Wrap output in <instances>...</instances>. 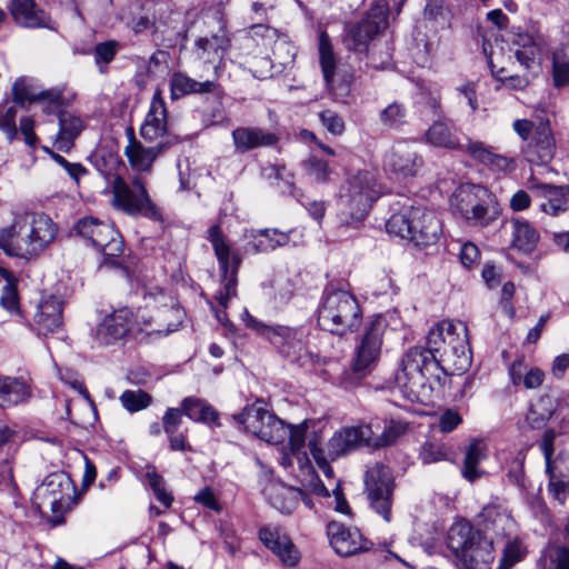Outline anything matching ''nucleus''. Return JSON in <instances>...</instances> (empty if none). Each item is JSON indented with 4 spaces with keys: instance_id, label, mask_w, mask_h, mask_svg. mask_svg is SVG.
Returning a JSON list of instances; mask_svg holds the SVG:
<instances>
[{
    "instance_id": "1",
    "label": "nucleus",
    "mask_w": 569,
    "mask_h": 569,
    "mask_svg": "<svg viewBox=\"0 0 569 569\" xmlns=\"http://www.w3.org/2000/svg\"><path fill=\"white\" fill-rule=\"evenodd\" d=\"M471 361L466 325L441 321L429 330L425 347H412L403 355L396 383L408 398L428 401L447 375L466 372Z\"/></svg>"
},
{
    "instance_id": "2",
    "label": "nucleus",
    "mask_w": 569,
    "mask_h": 569,
    "mask_svg": "<svg viewBox=\"0 0 569 569\" xmlns=\"http://www.w3.org/2000/svg\"><path fill=\"white\" fill-rule=\"evenodd\" d=\"M183 315L178 306L160 309L150 318L143 315L139 317L130 308L122 307L104 317L97 328V339L103 345H112L132 333L157 332L167 336L179 330Z\"/></svg>"
},
{
    "instance_id": "3",
    "label": "nucleus",
    "mask_w": 569,
    "mask_h": 569,
    "mask_svg": "<svg viewBox=\"0 0 569 569\" xmlns=\"http://www.w3.org/2000/svg\"><path fill=\"white\" fill-rule=\"evenodd\" d=\"M57 234L58 226L49 216L27 213L0 229V248L8 256L31 259L49 248Z\"/></svg>"
},
{
    "instance_id": "4",
    "label": "nucleus",
    "mask_w": 569,
    "mask_h": 569,
    "mask_svg": "<svg viewBox=\"0 0 569 569\" xmlns=\"http://www.w3.org/2000/svg\"><path fill=\"white\" fill-rule=\"evenodd\" d=\"M383 193V186L373 171L365 169L348 173L336 199L340 220L346 224L361 222Z\"/></svg>"
},
{
    "instance_id": "5",
    "label": "nucleus",
    "mask_w": 569,
    "mask_h": 569,
    "mask_svg": "<svg viewBox=\"0 0 569 569\" xmlns=\"http://www.w3.org/2000/svg\"><path fill=\"white\" fill-rule=\"evenodd\" d=\"M425 141L436 148L463 150L473 160L496 172H509L516 168L511 157L496 153L493 148L481 141L468 139L466 147L460 143L458 131L451 120L440 118L435 120L423 136Z\"/></svg>"
},
{
    "instance_id": "6",
    "label": "nucleus",
    "mask_w": 569,
    "mask_h": 569,
    "mask_svg": "<svg viewBox=\"0 0 569 569\" xmlns=\"http://www.w3.org/2000/svg\"><path fill=\"white\" fill-rule=\"evenodd\" d=\"M317 321L321 330L343 337L360 328L362 310L351 292L329 284L323 290Z\"/></svg>"
},
{
    "instance_id": "7",
    "label": "nucleus",
    "mask_w": 569,
    "mask_h": 569,
    "mask_svg": "<svg viewBox=\"0 0 569 569\" xmlns=\"http://www.w3.org/2000/svg\"><path fill=\"white\" fill-rule=\"evenodd\" d=\"M207 239L213 248L220 271V289L214 295L220 308H212V310L216 319L227 326L229 320L226 309L229 300L237 296L238 271L242 254L238 248L231 246L218 224L208 229Z\"/></svg>"
},
{
    "instance_id": "8",
    "label": "nucleus",
    "mask_w": 569,
    "mask_h": 569,
    "mask_svg": "<svg viewBox=\"0 0 569 569\" xmlns=\"http://www.w3.org/2000/svg\"><path fill=\"white\" fill-rule=\"evenodd\" d=\"M447 546L455 555L459 569H490L495 559L492 541L467 521L450 527Z\"/></svg>"
},
{
    "instance_id": "9",
    "label": "nucleus",
    "mask_w": 569,
    "mask_h": 569,
    "mask_svg": "<svg viewBox=\"0 0 569 569\" xmlns=\"http://www.w3.org/2000/svg\"><path fill=\"white\" fill-rule=\"evenodd\" d=\"M512 129L525 142L521 151L528 162L545 166L553 159L557 143L548 117L536 114L532 120L517 119Z\"/></svg>"
},
{
    "instance_id": "10",
    "label": "nucleus",
    "mask_w": 569,
    "mask_h": 569,
    "mask_svg": "<svg viewBox=\"0 0 569 569\" xmlns=\"http://www.w3.org/2000/svg\"><path fill=\"white\" fill-rule=\"evenodd\" d=\"M73 231L103 254L101 266H122L120 257L124 250V242L112 224L91 216L83 217L74 223Z\"/></svg>"
},
{
    "instance_id": "11",
    "label": "nucleus",
    "mask_w": 569,
    "mask_h": 569,
    "mask_svg": "<svg viewBox=\"0 0 569 569\" xmlns=\"http://www.w3.org/2000/svg\"><path fill=\"white\" fill-rule=\"evenodd\" d=\"M319 63L326 89L336 102L347 103L355 81L353 69L338 61L330 38L326 31L319 34Z\"/></svg>"
},
{
    "instance_id": "12",
    "label": "nucleus",
    "mask_w": 569,
    "mask_h": 569,
    "mask_svg": "<svg viewBox=\"0 0 569 569\" xmlns=\"http://www.w3.org/2000/svg\"><path fill=\"white\" fill-rule=\"evenodd\" d=\"M242 320L247 328L253 330L257 335L268 338L279 349L280 353L290 361L300 360L307 352L306 330L302 327L270 326L256 319L247 309L242 313Z\"/></svg>"
},
{
    "instance_id": "13",
    "label": "nucleus",
    "mask_w": 569,
    "mask_h": 569,
    "mask_svg": "<svg viewBox=\"0 0 569 569\" xmlns=\"http://www.w3.org/2000/svg\"><path fill=\"white\" fill-rule=\"evenodd\" d=\"M112 206L132 217L143 216L153 221H161L160 209L150 199L144 181L136 177L131 183L117 178L112 184Z\"/></svg>"
},
{
    "instance_id": "14",
    "label": "nucleus",
    "mask_w": 569,
    "mask_h": 569,
    "mask_svg": "<svg viewBox=\"0 0 569 569\" xmlns=\"http://www.w3.org/2000/svg\"><path fill=\"white\" fill-rule=\"evenodd\" d=\"M492 199L489 190L480 184H461L450 198L455 213L460 214L471 224L487 226L491 221L488 214Z\"/></svg>"
},
{
    "instance_id": "15",
    "label": "nucleus",
    "mask_w": 569,
    "mask_h": 569,
    "mask_svg": "<svg viewBox=\"0 0 569 569\" xmlns=\"http://www.w3.org/2000/svg\"><path fill=\"white\" fill-rule=\"evenodd\" d=\"M73 488L70 477L66 472L57 471L48 475L36 489L34 503L38 508H50L53 526L63 523V511L70 501Z\"/></svg>"
},
{
    "instance_id": "16",
    "label": "nucleus",
    "mask_w": 569,
    "mask_h": 569,
    "mask_svg": "<svg viewBox=\"0 0 569 569\" xmlns=\"http://www.w3.org/2000/svg\"><path fill=\"white\" fill-rule=\"evenodd\" d=\"M393 489L395 478L388 466L377 462L366 471L365 491L370 507L387 522L391 520Z\"/></svg>"
},
{
    "instance_id": "17",
    "label": "nucleus",
    "mask_w": 569,
    "mask_h": 569,
    "mask_svg": "<svg viewBox=\"0 0 569 569\" xmlns=\"http://www.w3.org/2000/svg\"><path fill=\"white\" fill-rule=\"evenodd\" d=\"M386 329V319L382 316H375L359 337L351 365L352 371L358 377L368 375L378 361Z\"/></svg>"
},
{
    "instance_id": "18",
    "label": "nucleus",
    "mask_w": 569,
    "mask_h": 569,
    "mask_svg": "<svg viewBox=\"0 0 569 569\" xmlns=\"http://www.w3.org/2000/svg\"><path fill=\"white\" fill-rule=\"evenodd\" d=\"M388 26L383 7L370 9L363 19L350 26L343 38L345 46L355 52H365L371 40Z\"/></svg>"
},
{
    "instance_id": "19",
    "label": "nucleus",
    "mask_w": 569,
    "mask_h": 569,
    "mask_svg": "<svg viewBox=\"0 0 569 569\" xmlns=\"http://www.w3.org/2000/svg\"><path fill=\"white\" fill-rule=\"evenodd\" d=\"M258 538L283 566L296 567L300 562L301 552L283 527L264 525L259 529Z\"/></svg>"
},
{
    "instance_id": "20",
    "label": "nucleus",
    "mask_w": 569,
    "mask_h": 569,
    "mask_svg": "<svg viewBox=\"0 0 569 569\" xmlns=\"http://www.w3.org/2000/svg\"><path fill=\"white\" fill-rule=\"evenodd\" d=\"M167 12H169V3L147 0L134 11H130L131 17L126 23L136 34L149 31L157 38L158 33H163L162 27L170 26V22L163 19Z\"/></svg>"
},
{
    "instance_id": "21",
    "label": "nucleus",
    "mask_w": 569,
    "mask_h": 569,
    "mask_svg": "<svg viewBox=\"0 0 569 569\" xmlns=\"http://www.w3.org/2000/svg\"><path fill=\"white\" fill-rule=\"evenodd\" d=\"M329 543L340 557H350L369 551L373 543L362 537L358 529H351L341 522L331 521L327 525Z\"/></svg>"
},
{
    "instance_id": "22",
    "label": "nucleus",
    "mask_w": 569,
    "mask_h": 569,
    "mask_svg": "<svg viewBox=\"0 0 569 569\" xmlns=\"http://www.w3.org/2000/svg\"><path fill=\"white\" fill-rule=\"evenodd\" d=\"M372 425L346 427L336 431L328 441V455L337 459L361 447H371Z\"/></svg>"
},
{
    "instance_id": "23",
    "label": "nucleus",
    "mask_w": 569,
    "mask_h": 569,
    "mask_svg": "<svg viewBox=\"0 0 569 569\" xmlns=\"http://www.w3.org/2000/svg\"><path fill=\"white\" fill-rule=\"evenodd\" d=\"M385 167L398 178L415 177L423 167L422 157L406 142H398L385 158Z\"/></svg>"
},
{
    "instance_id": "24",
    "label": "nucleus",
    "mask_w": 569,
    "mask_h": 569,
    "mask_svg": "<svg viewBox=\"0 0 569 569\" xmlns=\"http://www.w3.org/2000/svg\"><path fill=\"white\" fill-rule=\"evenodd\" d=\"M168 133L167 103L160 89L151 98L149 110L140 128L141 137L147 141H156Z\"/></svg>"
},
{
    "instance_id": "25",
    "label": "nucleus",
    "mask_w": 569,
    "mask_h": 569,
    "mask_svg": "<svg viewBox=\"0 0 569 569\" xmlns=\"http://www.w3.org/2000/svg\"><path fill=\"white\" fill-rule=\"evenodd\" d=\"M548 492L559 503L565 505L569 496V452L559 453L546 461Z\"/></svg>"
},
{
    "instance_id": "26",
    "label": "nucleus",
    "mask_w": 569,
    "mask_h": 569,
    "mask_svg": "<svg viewBox=\"0 0 569 569\" xmlns=\"http://www.w3.org/2000/svg\"><path fill=\"white\" fill-rule=\"evenodd\" d=\"M128 134L129 142L124 148V156L127 157L130 167L134 171L139 172H149L152 169L153 162L162 152L163 148L178 141L177 138H174L172 141L168 137L166 142H160L153 147H146L136 139L131 128L128 129Z\"/></svg>"
},
{
    "instance_id": "27",
    "label": "nucleus",
    "mask_w": 569,
    "mask_h": 569,
    "mask_svg": "<svg viewBox=\"0 0 569 569\" xmlns=\"http://www.w3.org/2000/svg\"><path fill=\"white\" fill-rule=\"evenodd\" d=\"M170 98L172 101L189 94H223L221 86L213 80L197 81L182 72H174L169 80Z\"/></svg>"
},
{
    "instance_id": "28",
    "label": "nucleus",
    "mask_w": 569,
    "mask_h": 569,
    "mask_svg": "<svg viewBox=\"0 0 569 569\" xmlns=\"http://www.w3.org/2000/svg\"><path fill=\"white\" fill-rule=\"evenodd\" d=\"M266 500L271 507L283 515H290L297 508L301 490L284 485L278 480H270L262 489Z\"/></svg>"
},
{
    "instance_id": "29",
    "label": "nucleus",
    "mask_w": 569,
    "mask_h": 569,
    "mask_svg": "<svg viewBox=\"0 0 569 569\" xmlns=\"http://www.w3.org/2000/svg\"><path fill=\"white\" fill-rule=\"evenodd\" d=\"M231 136L234 149L239 153L261 147H271L278 142L276 133L259 127H238Z\"/></svg>"
},
{
    "instance_id": "30",
    "label": "nucleus",
    "mask_w": 569,
    "mask_h": 569,
    "mask_svg": "<svg viewBox=\"0 0 569 569\" xmlns=\"http://www.w3.org/2000/svg\"><path fill=\"white\" fill-rule=\"evenodd\" d=\"M423 214L410 223V242L416 247H428L437 242L441 233V222L432 211L421 208Z\"/></svg>"
},
{
    "instance_id": "31",
    "label": "nucleus",
    "mask_w": 569,
    "mask_h": 569,
    "mask_svg": "<svg viewBox=\"0 0 569 569\" xmlns=\"http://www.w3.org/2000/svg\"><path fill=\"white\" fill-rule=\"evenodd\" d=\"M34 322L39 335L54 333L62 327V301L50 296L38 305Z\"/></svg>"
},
{
    "instance_id": "32",
    "label": "nucleus",
    "mask_w": 569,
    "mask_h": 569,
    "mask_svg": "<svg viewBox=\"0 0 569 569\" xmlns=\"http://www.w3.org/2000/svg\"><path fill=\"white\" fill-rule=\"evenodd\" d=\"M182 412L187 418L197 423L206 425L210 428L220 427V413L207 400L189 396L180 402Z\"/></svg>"
},
{
    "instance_id": "33",
    "label": "nucleus",
    "mask_w": 569,
    "mask_h": 569,
    "mask_svg": "<svg viewBox=\"0 0 569 569\" xmlns=\"http://www.w3.org/2000/svg\"><path fill=\"white\" fill-rule=\"evenodd\" d=\"M510 224V248L525 254L531 253L540 240L539 231L522 218H512Z\"/></svg>"
},
{
    "instance_id": "34",
    "label": "nucleus",
    "mask_w": 569,
    "mask_h": 569,
    "mask_svg": "<svg viewBox=\"0 0 569 569\" xmlns=\"http://www.w3.org/2000/svg\"><path fill=\"white\" fill-rule=\"evenodd\" d=\"M32 397L30 385L20 377L0 376V407L11 408L28 402Z\"/></svg>"
},
{
    "instance_id": "35",
    "label": "nucleus",
    "mask_w": 569,
    "mask_h": 569,
    "mask_svg": "<svg viewBox=\"0 0 569 569\" xmlns=\"http://www.w3.org/2000/svg\"><path fill=\"white\" fill-rule=\"evenodd\" d=\"M10 12L17 23L27 28L48 27L49 16L37 8L34 0H11Z\"/></svg>"
},
{
    "instance_id": "36",
    "label": "nucleus",
    "mask_w": 569,
    "mask_h": 569,
    "mask_svg": "<svg viewBox=\"0 0 569 569\" xmlns=\"http://www.w3.org/2000/svg\"><path fill=\"white\" fill-rule=\"evenodd\" d=\"M290 240L289 233L278 229H260L252 234V239L244 246L246 253L269 252L278 247L286 246Z\"/></svg>"
},
{
    "instance_id": "37",
    "label": "nucleus",
    "mask_w": 569,
    "mask_h": 569,
    "mask_svg": "<svg viewBox=\"0 0 569 569\" xmlns=\"http://www.w3.org/2000/svg\"><path fill=\"white\" fill-rule=\"evenodd\" d=\"M528 189L536 196L543 197L547 201L540 204V209L549 214L557 216L566 209V194L562 187L532 181Z\"/></svg>"
},
{
    "instance_id": "38",
    "label": "nucleus",
    "mask_w": 569,
    "mask_h": 569,
    "mask_svg": "<svg viewBox=\"0 0 569 569\" xmlns=\"http://www.w3.org/2000/svg\"><path fill=\"white\" fill-rule=\"evenodd\" d=\"M479 518L485 522V529L493 531L497 536L508 537L513 531V519L497 505L483 507Z\"/></svg>"
},
{
    "instance_id": "39",
    "label": "nucleus",
    "mask_w": 569,
    "mask_h": 569,
    "mask_svg": "<svg viewBox=\"0 0 569 569\" xmlns=\"http://www.w3.org/2000/svg\"><path fill=\"white\" fill-rule=\"evenodd\" d=\"M59 131L57 136V146L60 150H69L84 128L83 120L69 111L59 110Z\"/></svg>"
},
{
    "instance_id": "40",
    "label": "nucleus",
    "mask_w": 569,
    "mask_h": 569,
    "mask_svg": "<svg viewBox=\"0 0 569 569\" xmlns=\"http://www.w3.org/2000/svg\"><path fill=\"white\" fill-rule=\"evenodd\" d=\"M422 213L421 207H408L402 208L400 211L391 214V217L386 222L387 232L390 236L398 237L402 240H407L410 242V236L412 229H410L415 219H418Z\"/></svg>"
},
{
    "instance_id": "41",
    "label": "nucleus",
    "mask_w": 569,
    "mask_h": 569,
    "mask_svg": "<svg viewBox=\"0 0 569 569\" xmlns=\"http://www.w3.org/2000/svg\"><path fill=\"white\" fill-rule=\"evenodd\" d=\"M88 160L99 174L111 184L117 178H121L118 169L121 163L119 156L106 148H99L91 152Z\"/></svg>"
},
{
    "instance_id": "42",
    "label": "nucleus",
    "mask_w": 569,
    "mask_h": 569,
    "mask_svg": "<svg viewBox=\"0 0 569 569\" xmlns=\"http://www.w3.org/2000/svg\"><path fill=\"white\" fill-rule=\"evenodd\" d=\"M557 403L551 396H541L533 401L526 415V421L531 429H542L555 415Z\"/></svg>"
},
{
    "instance_id": "43",
    "label": "nucleus",
    "mask_w": 569,
    "mask_h": 569,
    "mask_svg": "<svg viewBox=\"0 0 569 569\" xmlns=\"http://www.w3.org/2000/svg\"><path fill=\"white\" fill-rule=\"evenodd\" d=\"M515 57L526 69H531L540 52V47L532 34L527 32L517 33L512 40Z\"/></svg>"
},
{
    "instance_id": "44",
    "label": "nucleus",
    "mask_w": 569,
    "mask_h": 569,
    "mask_svg": "<svg viewBox=\"0 0 569 569\" xmlns=\"http://www.w3.org/2000/svg\"><path fill=\"white\" fill-rule=\"evenodd\" d=\"M486 458V446L481 440H473L466 448L461 475L470 482L476 481L482 476L478 468L479 463Z\"/></svg>"
},
{
    "instance_id": "45",
    "label": "nucleus",
    "mask_w": 569,
    "mask_h": 569,
    "mask_svg": "<svg viewBox=\"0 0 569 569\" xmlns=\"http://www.w3.org/2000/svg\"><path fill=\"white\" fill-rule=\"evenodd\" d=\"M267 416H272V413L261 407L249 406L234 415L233 419L238 425L243 426L246 431L260 439V429L264 428Z\"/></svg>"
},
{
    "instance_id": "46",
    "label": "nucleus",
    "mask_w": 569,
    "mask_h": 569,
    "mask_svg": "<svg viewBox=\"0 0 569 569\" xmlns=\"http://www.w3.org/2000/svg\"><path fill=\"white\" fill-rule=\"evenodd\" d=\"M196 48L200 51V57L207 60L211 58H222L230 48V39L224 31L212 34L210 38L201 37L196 41Z\"/></svg>"
},
{
    "instance_id": "47",
    "label": "nucleus",
    "mask_w": 569,
    "mask_h": 569,
    "mask_svg": "<svg viewBox=\"0 0 569 569\" xmlns=\"http://www.w3.org/2000/svg\"><path fill=\"white\" fill-rule=\"evenodd\" d=\"M407 428L408 425L406 421L399 419H390L386 421L381 435L376 436L372 431L370 445L373 449L392 446L402 435L406 433Z\"/></svg>"
},
{
    "instance_id": "48",
    "label": "nucleus",
    "mask_w": 569,
    "mask_h": 569,
    "mask_svg": "<svg viewBox=\"0 0 569 569\" xmlns=\"http://www.w3.org/2000/svg\"><path fill=\"white\" fill-rule=\"evenodd\" d=\"M408 110L403 103L393 101L379 112L380 123L388 129H399L407 122Z\"/></svg>"
},
{
    "instance_id": "49",
    "label": "nucleus",
    "mask_w": 569,
    "mask_h": 569,
    "mask_svg": "<svg viewBox=\"0 0 569 569\" xmlns=\"http://www.w3.org/2000/svg\"><path fill=\"white\" fill-rule=\"evenodd\" d=\"M542 569H569V548L551 546L543 550L540 557Z\"/></svg>"
},
{
    "instance_id": "50",
    "label": "nucleus",
    "mask_w": 569,
    "mask_h": 569,
    "mask_svg": "<svg viewBox=\"0 0 569 569\" xmlns=\"http://www.w3.org/2000/svg\"><path fill=\"white\" fill-rule=\"evenodd\" d=\"M303 170L315 182L328 183L332 173L329 163L316 154H311L302 163Z\"/></svg>"
},
{
    "instance_id": "51",
    "label": "nucleus",
    "mask_w": 569,
    "mask_h": 569,
    "mask_svg": "<svg viewBox=\"0 0 569 569\" xmlns=\"http://www.w3.org/2000/svg\"><path fill=\"white\" fill-rule=\"evenodd\" d=\"M266 418V426L262 430L260 429V439L268 443H282L288 435L287 426L273 413L272 416H267Z\"/></svg>"
},
{
    "instance_id": "52",
    "label": "nucleus",
    "mask_w": 569,
    "mask_h": 569,
    "mask_svg": "<svg viewBox=\"0 0 569 569\" xmlns=\"http://www.w3.org/2000/svg\"><path fill=\"white\" fill-rule=\"evenodd\" d=\"M120 49L121 44L117 40H108L94 46V62L101 73H107L109 63L114 59Z\"/></svg>"
},
{
    "instance_id": "53",
    "label": "nucleus",
    "mask_w": 569,
    "mask_h": 569,
    "mask_svg": "<svg viewBox=\"0 0 569 569\" xmlns=\"http://www.w3.org/2000/svg\"><path fill=\"white\" fill-rule=\"evenodd\" d=\"M122 407L129 412H137L152 403V396L144 390H126L120 396Z\"/></svg>"
},
{
    "instance_id": "54",
    "label": "nucleus",
    "mask_w": 569,
    "mask_h": 569,
    "mask_svg": "<svg viewBox=\"0 0 569 569\" xmlns=\"http://www.w3.org/2000/svg\"><path fill=\"white\" fill-rule=\"evenodd\" d=\"M224 93L214 97V101L210 107L202 111V122L206 127L229 124L230 120L227 117L222 98Z\"/></svg>"
},
{
    "instance_id": "55",
    "label": "nucleus",
    "mask_w": 569,
    "mask_h": 569,
    "mask_svg": "<svg viewBox=\"0 0 569 569\" xmlns=\"http://www.w3.org/2000/svg\"><path fill=\"white\" fill-rule=\"evenodd\" d=\"M527 555V548L518 538L508 540L503 549L500 569H510Z\"/></svg>"
},
{
    "instance_id": "56",
    "label": "nucleus",
    "mask_w": 569,
    "mask_h": 569,
    "mask_svg": "<svg viewBox=\"0 0 569 569\" xmlns=\"http://www.w3.org/2000/svg\"><path fill=\"white\" fill-rule=\"evenodd\" d=\"M146 479L157 500L161 502L164 508L171 507L173 496L167 491L163 477L156 470H149L146 473Z\"/></svg>"
},
{
    "instance_id": "57",
    "label": "nucleus",
    "mask_w": 569,
    "mask_h": 569,
    "mask_svg": "<svg viewBox=\"0 0 569 569\" xmlns=\"http://www.w3.org/2000/svg\"><path fill=\"white\" fill-rule=\"evenodd\" d=\"M17 113L18 109L14 104L0 106V131L6 134L9 142H12L18 136Z\"/></svg>"
},
{
    "instance_id": "58",
    "label": "nucleus",
    "mask_w": 569,
    "mask_h": 569,
    "mask_svg": "<svg viewBox=\"0 0 569 569\" xmlns=\"http://www.w3.org/2000/svg\"><path fill=\"white\" fill-rule=\"evenodd\" d=\"M552 78L557 88L569 86V58L563 52L553 54Z\"/></svg>"
},
{
    "instance_id": "59",
    "label": "nucleus",
    "mask_w": 569,
    "mask_h": 569,
    "mask_svg": "<svg viewBox=\"0 0 569 569\" xmlns=\"http://www.w3.org/2000/svg\"><path fill=\"white\" fill-rule=\"evenodd\" d=\"M419 459L425 465L435 463L446 460L447 452L442 445L427 441L420 448Z\"/></svg>"
},
{
    "instance_id": "60",
    "label": "nucleus",
    "mask_w": 569,
    "mask_h": 569,
    "mask_svg": "<svg viewBox=\"0 0 569 569\" xmlns=\"http://www.w3.org/2000/svg\"><path fill=\"white\" fill-rule=\"evenodd\" d=\"M50 156L52 160L63 168L68 176L77 183L80 181L81 177L88 173V170L79 162H70L61 154L52 151H50Z\"/></svg>"
},
{
    "instance_id": "61",
    "label": "nucleus",
    "mask_w": 569,
    "mask_h": 569,
    "mask_svg": "<svg viewBox=\"0 0 569 569\" xmlns=\"http://www.w3.org/2000/svg\"><path fill=\"white\" fill-rule=\"evenodd\" d=\"M322 126L332 134L340 136L345 131V121L337 112L323 110L319 113Z\"/></svg>"
},
{
    "instance_id": "62",
    "label": "nucleus",
    "mask_w": 569,
    "mask_h": 569,
    "mask_svg": "<svg viewBox=\"0 0 569 569\" xmlns=\"http://www.w3.org/2000/svg\"><path fill=\"white\" fill-rule=\"evenodd\" d=\"M12 96L17 104L24 106L26 102H34L37 93L32 91L24 79L20 78L12 86Z\"/></svg>"
},
{
    "instance_id": "63",
    "label": "nucleus",
    "mask_w": 569,
    "mask_h": 569,
    "mask_svg": "<svg viewBox=\"0 0 569 569\" xmlns=\"http://www.w3.org/2000/svg\"><path fill=\"white\" fill-rule=\"evenodd\" d=\"M182 412L180 408L170 407L166 410L162 417V429L166 435H171L178 432L179 427L182 423Z\"/></svg>"
},
{
    "instance_id": "64",
    "label": "nucleus",
    "mask_w": 569,
    "mask_h": 569,
    "mask_svg": "<svg viewBox=\"0 0 569 569\" xmlns=\"http://www.w3.org/2000/svg\"><path fill=\"white\" fill-rule=\"evenodd\" d=\"M266 295L270 296L274 303H286L291 298V289L288 282L271 281L268 286H263Z\"/></svg>"
}]
</instances>
